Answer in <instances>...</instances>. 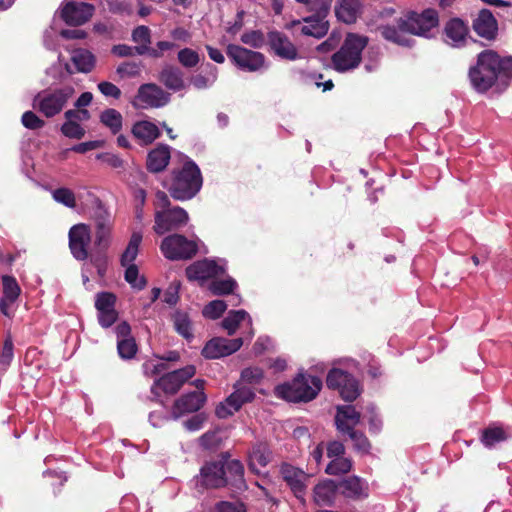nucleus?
Here are the masks:
<instances>
[{"label": "nucleus", "mask_w": 512, "mask_h": 512, "mask_svg": "<svg viewBox=\"0 0 512 512\" xmlns=\"http://www.w3.org/2000/svg\"><path fill=\"white\" fill-rule=\"evenodd\" d=\"M159 81L174 92L185 89L184 73L174 65H165L159 73Z\"/></svg>", "instance_id": "30"}, {"label": "nucleus", "mask_w": 512, "mask_h": 512, "mask_svg": "<svg viewBox=\"0 0 512 512\" xmlns=\"http://www.w3.org/2000/svg\"><path fill=\"white\" fill-rule=\"evenodd\" d=\"M338 485L340 494L345 498L360 500L368 497V484L358 476H349Z\"/></svg>", "instance_id": "29"}, {"label": "nucleus", "mask_w": 512, "mask_h": 512, "mask_svg": "<svg viewBox=\"0 0 512 512\" xmlns=\"http://www.w3.org/2000/svg\"><path fill=\"white\" fill-rule=\"evenodd\" d=\"M474 32L481 38L493 41L498 35V22L489 9H481L472 22Z\"/></svg>", "instance_id": "24"}, {"label": "nucleus", "mask_w": 512, "mask_h": 512, "mask_svg": "<svg viewBox=\"0 0 512 512\" xmlns=\"http://www.w3.org/2000/svg\"><path fill=\"white\" fill-rule=\"evenodd\" d=\"M125 270L124 278L125 280L133 287L138 290H142L145 288L147 282L146 279L142 276L139 277V270L135 264H128Z\"/></svg>", "instance_id": "48"}, {"label": "nucleus", "mask_w": 512, "mask_h": 512, "mask_svg": "<svg viewBox=\"0 0 512 512\" xmlns=\"http://www.w3.org/2000/svg\"><path fill=\"white\" fill-rule=\"evenodd\" d=\"M136 99L144 108H159L170 101V94L155 83H145L138 88Z\"/></svg>", "instance_id": "20"}, {"label": "nucleus", "mask_w": 512, "mask_h": 512, "mask_svg": "<svg viewBox=\"0 0 512 512\" xmlns=\"http://www.w3.org/2000/svg\"><path fill=\"white\" fill-rule=\"evenodd\" d=\"M171 160V147L167 144H158L151 149L146 157V169L152 174L166 170Z\"/></svg>", "instance_id": "26"}, {"label": "nucleus", "mask_w": 512, "mask_h": 512, "mask_svg": "<svg viewBox=\"0 0 512 512\" xmlns=\"http://www.w3.org/2000/svg\"><path fill=\"white\" fill-rule=\"evenodd\" d=\"M3 298L15 302L21 293V288L15 277L10 275L2 276Z\"/></svg>", "instance_id": "44"}, {"label": "nucleus", "mask_w": 512, "mask_h": 512, "mask_svg": "<svg viewBox=\"0 0 512 512\" xmlns=\"http://www.w3.org/2000/svg\"><path fill=\"white\" fill-rule=\"evenodd\" d=\"M352 460L346 457L333 458L326 466L325 472L329 475H340L350 472Z\"/></svg>", "instance_id": "45"}, {"label": "nucleus", "mask_w": 512, "mask_h": 512, "mask_svg": "<svg viewBox=\"0 0 512 512\" xmlns=\"http://www.w3.org/2000/svg\"><path fill=\"white\" fill-rule=\"evenodd\" d=\"M117 319L118 312L115 309L98 312V322L103 328L111 327Z\"/></svg>", "instance_id": "63"}, {"label": "nucleus", "mask_w": 512, "mask_h": 512, "mask_svg": "<svg viewBox=\"0 0 512 512\" xmlns=\"http://www.w3.org/2000/svg\"><path fill=\"white\" fill-rule=\"evenodd\" d=\"M160 250L165 258L177 261L192 259L198 253L199 247L196 241L189 240L184 235L172 234L162 240Z\"/></svg>", "instance_id": "8"}, {"label": "nucleus", "mask_w": 512, "mask_h": 512, "mask_svg": "<svg viewBox=\"0 0 512 512\" xmlns=\"http://www.w3.org/2000/svg\"><path fill=\"white\" fill-rule=\"evenodd\" d=\"M267 45L270 51L281 59L295 61L300 58L297 47L290 38L281 31H269L267 33Z\"/></svg>", "instance_id": "17"}, {"label": "nucleus", "mask_w": 512, "mask_h": 512, "mask_svg": "<svg viewBox=\"0 0 512 512\" xmlns=\"http://www.w3.org/2000/svg\"><path fill=\"white\" fill-rule=\"evenodd\" d=\"M309 10L314 12L312 17L326 20L330 6L324 0H313L309 3Z\"/></svg>", "instance_id": "60"}, {"label": "nucleus", "mask_w": 512, "mask_h": 512, "mask_svg": "<svg viewBox=\"0 0 512 512\" xmlns=\"http://www.w3.org/2000/svg\"><path fill=\"white\" fill-rule=\"evenodd\" d=\"M61 133L71 139H82L85 136V129L74 120H67L61 126Z\"/></svg>", "instance_id": "52"}, {"label": "nucleus", "mask_w": 512, "mask_h": 512, "mask_svg": "<svg viewBox=\"0 0 512 512\" xmlns=\"http://www.w3.org/2000/svg\"><path fill=\"white\" fill-rule=\"evenodd\" d=\"M145 51V47H132L126 44H118L112 47V53L118 57H132L134 55H145Z\"/></svg>", "instance_id": "56"}, {"label": "nucleus", "mask_w": 512, "mask_h": 512, "mask_svg": "<svg viewBox=\"0 0 512 512\" xmlns=\"http://www.w3.org/2000/svg\"><path fill=\"white\" fill-rule=\"evenodd\" d=\"M280 474L294 496L304 505L309 475L302 469L286 462L281 464Z\"/></svg>", "instance_id": "16"}, {"label": "nucleus", "mask_w": 512, "mask_h": 512, "mask_svg": "<svg viewBox=\"0 0 512 512\" xmlns=\"http://www.w3.org/2000/svg\"><path fill=\"white\" fill-rule=\"evenodd\" d=\"M22 125L30 130H38L45 126V121L38 117L33 111H26L21 117Z\"/></svg>", "instance_id": "58"}, {"label": "nucleus", "mask_w": 512, "mask_h": 512, "mask_svg": "<svg viewBox=\"0 0 512 512\" xmlns=\"http://www.w3.org/2000/svg\"><path fill=\"white\" fill-rule=\"evenodd\" d=\"M242 345V338L227 339L223 337H215L205 344L201 351V355L206 359H219L235 353Z\"/></svg>", "instance_id": "18"}, {"label": "nucleus", "mask_w": 512, "mask_h": 512, "mask_svg": "<svg viewBox=\"0 0 512 512\" xmlns=\"http://www.w3.org/2000/svg\"><path fill=\"white\" fill-rule=\"evenodd\" d=\"M141 72V63L135 62V61H127L120 64L117 69L116 73L119 75L120 78H127V77H136Z\"/></svg>", "instance_id": "55"}, {"label": "nucleus", "mask_w": 512, "mask_h": 512, "mask_svg": "<svg viewBox=\"0 0 512 512\" xmlns=\"http://www.w3.org/2000/svg\"><path fill=\"white\" fill-rule=\"evenodd\" d=\"M469 34V26L459 17L450 18L444 25L445 41L454 47L463 46Z\"/></svg>", "instance_id": "25"}, {"label": "nucleus", "mask_w": 512, "mask_h": 512, "mask_svg": "<svg viewBox=\"0 0 512 512\" xmlns=\"http://www.w3.org/2000/svg\"><path fill=\"white\" fill-rule=\"evenodd\" d=\"M179 63L185 68H194L200 62V56L197 51L191 48H183L177 55Z\"/></svg>", "instance_id": "51"}, {"label": "nucleus", "mask_w": 512, "mask_h": 512, "mask_svg": "<svg viewBox=\"0 0 512 512\" xmlns=\"http://www.w3.org/2000/svg\"><path fill=\"white\" fill-rule=\"evenodd\" d=\"M171 320L175 331L186 341L191 342L194 339L193 324L187 312L176 310L172 314Z\"/></svg>", "instance_id": "33"}, {"label": "nucleus", "mask_w": 512, "mask_h": 512, "mask_svg": "<svg viewBox=\"0 0 512 512\" xmlns=\"http://www.w3.org/2000/svg\"><path fill=\"white\" fill-rule=\"evenodd\" d=\"M95 12L94 5L75 0H66L60 7V18L69 26H80L88 22Z\"/></svg>", "instance_id": "13"}, {"label": "nucleus", "mask_w": 512, "mask_h": 512, "mask_svg": "<svg viewBox=\"0 0 512 512\" xmlns=\"http://www.w3.org/2000/svg\"><path fill=\"white\" fill-rule=\"evenodd\" d=\"M326 385L329 389L337 390L346 402H353L360 395L358 380L349 372L339 368L329 370Z\"/></svg>", "instance_id": "9"}, {"label": "nucleus", "mask_w": 512, "mask_h": 512, "mask_svg": "<svg viewBox=\"0 0 512 512\" xmlns=\"http://www.w3.org/2000/svg\"><path fill=\"white\" fill-rule=\"evenodd\" d=\"M116 296L111 292H100L96 295L95 307L97 311L115 309Z\"/></svg>", "instance_id": "54"}, {"label": "nucleus", "mask_w": 512, "mask_h": 512, "mask_svg": "<svg viewBox=\"0 0 512 512\" xmlns=\"http://www.w3.org/2000/svg\"><path fill=\"white\" fill-rule=\"evenodd\" d=\"M225 465V487L235 492H243L248 489L244 478V466L237 459H229L228 454H223Z\"/></svg>", "instance_id": "22"}, {"label": "nucleus", "mask_w": 512, "mask_h": 512, "mask_svg": "<svg viewBox=\"0 0 512 512\" xmlns=\"http://www.w3.org/2000/svg\"><path fill=\"white\" fill-rule=\"evenodd\" d=\"M117 351L122 359L129 360L134 358L138 351V346L134 337L119 339L117 341Z\"/></svg>", "instance_id": "46"}, {"label": "nucleus", "mask_w": 512, "mask_h": 512, "mask_svg": "<svg viewBox=\"0 0 512 512\" xmlns=\"http://www.w3.org/2000/svg\"><path fill=\"white\" fill-rule=\"evenodd\" d=\"M14 356V345L10 334H8L4 340L0 362L2 365H10Z\"/></svg>", "instance_id": "61"}, {"label": "nucleus", "mask_w": 512, "mask_h": 512, "mask_svg": "<svg viewBox=\"0 0 512 512\" xmlns=\"http://www.w3.org/2000/svg\"><path fill=\"white\" fill-rule=\"evenodd\" d=\"M69 249L73 257L78 261L88 260L91 262V229L89 225L79 223L73 225L68 233Z\"/></svg>", "instance_id": "12"}, {"label": "nucleus", "mask_w": 512, "mask_h": 512, "mask_svg": "<svg viewBox=\"0 0 512 512\" xmlns=\"http://www.w3.org/2000/svg\"><path fill=\"white\" fill-rule=\"evenodd\" d=\"M216 512H247L243 504L220 501L215 506Z\"/></svg>", "instance_id": "64"}, {"label": "nucleus", "mask_w": 512, "mask_h": 512, "mask_svg": "<svg viewBox=\"0 0 512 512\" xmlns=\"http://www.w3.org/2000/svg\"><path fill=\"white\" fill-rule=\"evenodd\" d=\"M97 159L114 169L123 168L124 166V160L113 153H99Z\"/></svg>", "instance_id": "62"}, {"label": "nucleus", "mask_w": 512, "mask_h": 512, "mask_svg": "<svg viewBox=\"0 0 512 512\" xmlns=\"http://www.w3.org/2000/svg\"><path fill=\"white\" fill-rule=\"evenodd\" d=\"M369 38L357 33H348L338 51L331 57L332 67L339 73L354 70L362 61V52L368 45Z\"/></svg>", "instance_id": "4"}, {"label": "nucleus", "mask_w": 512, "mask_h": 512, "mask_svg": "<svg viewBox=\"0 0 512 512\" xmlns=\"http://www.w3.org/2000/svg\"><path fill=\"white\" fill-rule=\"evenodd\" d=\"M361 414L352 405H342L337 407L335 415L336 429L344 434L352 431L360 423Z\"/></svg>", "instance_id": "28"}, {"label": "nucleus", "mask_w": 512, "mask_h": 512, "mask_svg": "<svg viewBox=\"0 0 512 512\" xmlns=\"http://www.w3.org/2000/svg\"><path fill=\"white\" fill-rule=\"evenodd\" d=\"M227 304L223 300H213L206 304L202 310L205 318L216 320L226 311Z\"/></svg>", "instance_id": "49"}, {"label": "nucleus", "mask_w": 512, "mask_h": 512, "mask_svg": "<svg viewBox=\"0 0 512 512\" xmlns=\"http://www.w3.org/2000/svg\"><path fill=\"white\" fill-rule=\"evenodd\" d=\"M132 41L138 43V46H147L151 44V30L144 25L136 27L132 31Z\"/></svg>", "instance_id": "59"}, {"label": "nucleus", "mask_w": 512, "mask_h": 512, "mask_svg": "<svg viewBox=\"0 0 512 512\" xmlns=\"http://www.w3.org/2000/svg\"><path fill=\"white\" fill-rule=\"evenodd\" d=\"M241 41L246 45L259 49L265 43L267 44V36L265 37L264 33L260 30H251L241 35Z\"/></svg>", "instance_id": "50"}, {"label": "nucleus", "mask_w": 512, "mask_h": 512, "mask_svg": "<svg viewBox=\"0 0 512 512\" xmlns=\"http://www.w3.org/2000/svg\"><path fill=\"white\" fill-rule=\"evenodd\" d=\"M142 242V234L141 232H133L128 245L124 252L121 255L120 262L122 266H127L128 264H133V261L136 259L139 246Z\"/></svg>", "instance_id": "39"}, {"label": "nucleus", "mask_w": 512, "mask_h": 512, "mask_svg": "<svg viewBox=\"0 0 512 512\" xmlns=\"http://www.w3.org/2000/svg\"><path fill=\"white\" fill-rule=\"evenodd\" d=\"M246 318L251 322L249 314L245 310H231L227 316L222 320V327L227 330L228 335H233L239 324Z\"/></svg>", "instance_id": "40"}, {"label": "nucleus", "mask_w": 512, "mask_h": 512, "mask_svg": "<svg viewBox=\"0 0 512 512\" xmlns=\"http://www.w3.org/2000/svg\"><path fill=\"white\" fill-rule=\"evenodd\" d=\"M52 197L56 202L61 203L66 207L74 208L76 206L75 194L68 188L61 187L55 189L52 192Z\"/></svg>", "instance_id": "53"}, {"label": "nucleus", "mask_w": 512, "mask_h": 512, "mask_svg": "<svg viewBox=\"0 0 512 512\" xmlns=\"http://www.w3.org/2000/svg\"><path fill=\"white\" fill-rule=\"evenodd\" d=\"M303 21L306 23L301 29L303 35L320 39L324 37L329 30V22L327 20L309 16L304 18Z\"/></svg>", "instance_id": "36"}, {"label": "nucleus", "mask_w": 512, "mask_h": 512, "mask_svg": "<svg viewBox=\"0 0 512 512\" xmlns=\"http://www.w3.org/2000/svg\"><path fill=\"white\" fill-rule=\"evenodd\" d=\"M225 465L223 457L218 461L206 462L200 469V482L206 488L225 487Z\"/></svg>", "instance_id": "23"}, {"label": "nucleus", "mask_w": 512, "mask_h": 512, "mask_svg": "<svg viewBox=\"0 0 512 512\" xmlns=\"http://www.w3.org/2000/svg\"><path fill=\"white\" fill-rule=\"evenodd\" d=\"M226 54L235 66L244 71H258L265 63V56L261 52L236 44H229L226 48Z\"/></svg>", "instance_id": "10"}, {"label": "nucleus", "mask_w": 512, "mask_h": 512, "mask_svg": "<svg viewBox=\"0 0 512 512\" xmlns=\"http://www.w3.org/2000/svg\"><path fill=\"white\" fill-rule=\"evenodd\" d=\"M189 281H205L225 274V268L218 265L215 260L203 259L190 264L186 270Z\"/></svg>", "instance_id": "19"}, {"label": "nucleus", "mask_w": 512, "mask_h": 512, "mask_svg": "<svg viewBox=\"0 0 512 512\" xmlns=\"http://www.w3.org/2000/svg\"><path fill=\"white\" fill-rule=\"evenodd\" d=\"M264 378V371L260 367H247L241 372V380L248 384H260Z\"/></svg>", "instance_id": "57"}, {"label": "nucleus", "mask_w": 512, "mask_h": 512, "mask_svg": "<svg viewBox=\"0 0 512 512\" xmlns=\"http://www.w3.org/2000/svg\"><path fill=\"white\" fill-rule=\"evenodd\" d=\"M270 450L266 444L258 443L253 446L249 453V469L256 474H259L257 466L265 467L270 461Z\"/></svg>", "instance_id": "34"}, {"label": "nucleus", "mask_w": 512, "mask_h": 512, "mask_svg": "<svg viewBox=\"0 0 512 512\" xmlns=\"http://www.w3.org/2000/svg\"><path fill=\"white\" fill-rule=\"evenodd\" d=\"M400 31L405 33L427 37L428 33L439 24V15L435 9L428 8L421 13L408 11L397 19Z\"/></svg>", "instance_id": "7"}, {"label": "nucleus", "mask_w": 512, "mask_h": 512, "mask_svg": "<svg viewBox=\"0 0 512 512\" xmlns=\"http://www.w3.org/2000/svg\"><path fill=\"white\" fill-rule=\"evenodd\" d=\"M112 227L97 228L94 231V245L91 250V264L100 277L106 274L108 267L107 251L111 244Z\"/></svg>", "instance_id": "11"}, {"label": "nucleus", "mask_w": 512, "mask_h": 512, "mask_svg": "<svg viewBox=\"0 0 512 512\" xmlns=\"http://www.w3.org/2000/svg\"><path fill=\"white\" fill-rule=\"evenodd\" d=\"M74 94L75 89L71 85L44 90L34 97L33 108L45 117L52 118L64 109Z\"/></svg>", "instance_id": "5"}, {"label": "nucleus", "mask_w": 512, "mask_h": 512, "mask_svg": "<svg viewBox=\"0 0 512 512\" xmlns=\"http://www.w3.org/2000/svg\"><path fill=\"white\" fill-rule=\"evenodd\" d=\"M71 61L77 72L89 73L95 66V56L87 49H76L73 51Z\"/></svg>", "instance_id": "35"}, {"label": "nucleus", "mask_w": 512, "mask_h": 512, "mask_svg": "<svg viewBox=\"0 0 512 512\" xmlns=\"http://www.w3.org/2000/svg\"><path fill=\"white\" fill-rule=\"evenodd\" d=\"M206 401L207 396L202 391L183 394L175 400L172 407V416L177 419L183 414L197 412L205 405Z\"/></svg>", "instance_id": "21"}, {"label": "nucleus", "mask_w": 512, "mask_h": 512, "mask_svg": "<svg viewBox=\"0 0 512 512\" xmlns=\"http://www.w3.org/2000/svg\"><path fill=\"white\" fill-rule=\"evenodd\" d=\"M196 374L194 365L168 372L154 381L151 386L152 401L163 404L161 392L167 395H175L182 386Z\"/></svg>", "instance_id": "6"}, {"label": "nucleus", "mask_w": 512, "mask_h": 512, "mask_svg": "<svg viewBox=\"0 0 512 512\" xmlns=\"http://www.w3.org/2000/svg\"><path fill=\"white\" fill-rule=\"evenodd\" d=\"M338 493H340L338 482L325 479L315 485L313 489V500L318 506L331 507L334 505Z\"/></svg>", "instance_id": "27"}, {"label": "nucleus", "mask_w": 512, "mask_h": 512, "mask_svg": "<svg viewBox=\"0 0 512 512\" xmlns=\"http://www.w3.org/2000/svg\"><path fill=\"white\" fill-rule=\"evenodd\" d=\"M321 388L322 380L320 377L298 373L291 381L277 385L274 394L288 402L306 403L315 399Z\"/></svg>", "instance_id": "3"}, {"label": "nucleus", "mask_w": 512, "mask_h": 512, "mask_svg": "<svg viewBox=\"0 0 512 512\" xmlns=\"http://www.w3.org/2000/svg\"><path fill=\"white\" fill-rule=\"evenodd\" d=\"M188 220L189 216L186 210L175 206L171 209L156 211L153 229L158 235H163L168 231L177 230L186 225Z\"/></svg>", "instance_id": "14"}, {"label": "nucleus", "mask_w": 512, "mask_h": 512, "mask_svg": "<svg viewBox=\"0 0 512 512\" xmlns=\"http://www.w3.org/2000/svg\"><path fill=\"white\" fill-rule=\"evenodd\" d=\"M206 69L208 71V76H204L202 74H197L191 77L192 85L199 90L206 89L211 86L218 77V69L216 66L207 63Z\"/></svg>", "instance_id": "42"}, {"label": "nucleus", "mask_w": 512, "mask_h": 512, "mask_svg": "<svg viewBox=\"0 0 512 512\" xmlns=\"http://www.w3.org/2000/svg\"><path fill=\"white\" fill-rule=\"evenodd\" d=\"M203 185V177L199 166L185 156L181 167L173 168L168 178L162 181L170 196L177 201L194 198Z\"/></svg>", "instance_id": "2"}, {"label": "nucleus", "mask_w": 512, "mask_h": 512, "mask_svg": "<svg viewBox=\"0 0 512 512\" xmlns=\"http://www.w3.org/2000/svg\"><path fill=\"white\" fill-rule=\"evenodd\" d=\"M507 439V434L501 427H488L482 432L481 442L487 448H492L496 444Z\"/></svg>", "instance_id": "41"}, {"label": "nucleus", "mask_w": 512, "mask_h": 512, "mask_svg": "<svg viewBox=\"0 0 512 512\" xmlns=\"http://www.w3.org/2000/svg\"><path fill=\"white\" fill-rule=\"evenodd\" d=\"M468 78L478 93H486L492 88L503 92L512 81V56L502 57L492 49L483 50L469 68Z\"/></svg>", "instance_id": "1"}, {"label": "nucleus", "mask_w": 512, "mask_h": 512, "mask_svg": "<svg viewBox=\"0 0 512 512\" xmlns=\"http://www.w3.org/2000/svg\"><path fill=\"white\" fill-rule=\"evenodd\" d=\"M131 133L134 138L144 146L152 144L161 135L157 125L147 120H141L134 123Z\"/></svg>", "instance_id": "31"}, {"label": "nucleus", "mask_w": 512, "mask_h": 512, "mask_svg": "<svg viewBox=\"0 0 512 512\" xmlns=\"http://www.w3.org/2000/svg\"><path fill=\"white\" fill-rule=\"evenodd\" d=\"M234 387L235 391L226 398L225 402L220 403L215 409V414L220 419L232 416L235 412L239 411L244 404L252 402L255 398V392L250 387H237V385Z\"/></svg>", "instance_id": "15"}, {"label": "nucleus", "mask_w": 512, "mask_h": 512, "mask_svg": "<svg viewBox=\"0 0 512 512\" xmlns=\"http://www.w3.org/2000/svg\"><path fill=\"white\" fill-rule=\"evenodd\" d=\"M237 286V282L233 278L228 277L226 279L212 280L209 284V290L213 295L223 296L232 294Z\"/></svg>", "instance_id": "43"}, {"label": "nucleus", "mask_w": 512, "mask_h": 512, "mask_svg": "<svg viewBox=\"0 0 512 512\" xmlns=\"http://www.w3.org/2000/svg\"><path fill=\"white\" fill-rule=\"evenodd\" d=\"M378 31L386 41L392 42L399 46L410 47L413 43V40L404 36L405 32L400 31L398 25H381L378 27Z\"/></svg>", "instance_id": "37"}, {"label": "nucleus", "mask_w": 512, "mask_h": 512, "mask_svg": "<svg viewBox=\"0 0 512 512\" xmlns=\"http://www.w3.org/2000/svg\"><path fill=\"white\" fill-rule=\"evenodd\" d=\"M361 4L359 0H339L335 6V15L337 19L346 24L356 22Z\"/></svg>", "instance_id": "32"}, {"label": "nucleus", "mask_w": 512, "mask_h": 512, "mask_svg": "<svg viewBox=\"0 0 512 512\" xmlns=\"http://www.w3.org/2000/svg\"><path fill=\"white\" fill-rule=\"evenodd\" d=\"M100 122L107 127L113 135H116L122 129L123 117L118 110L107 108L101 112Z\"/></svg>", "instance_id": "38"}, {"label": "nucleus", "mask_w": 512, "mask_h": 512, "mask_svg": "<svg viewBox=\"0 0 512 512\" xmlns=\"http://www.w3.org/2000/svg\"><path fill=\"white\" fill-rule=\"evenodd\" d=\"M345 434H347L352 440L353 447L356 451L365 454L369 453L371 449V443L363 432L353 429L352 431H348Z\"/></svg>", "instance_id": "47"}]
</instances>
